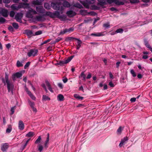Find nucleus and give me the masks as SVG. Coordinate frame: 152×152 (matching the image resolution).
<instances>
[{
	"label": "nucleus",
	"mask_w": 152,
	"mask_h": 152,
	"mask_svg": "<svg viewBox=\"0 0 152 152\" xmlns=\"http://www.w3.org/2000/svg\"><path fill=\"white\" fill-rule=\"evenodd\" d=\"M43 147L41 145H39L38 147V150L40 151L41 152L43 150Z\"/></svg>",
	"instance_id": "nucleus-55"
},
{
	"label": "nucleus",
	"mask_w": 152,
	"mask_h": 152,
	"mask_svg": "<svg viewBox=\"0 0 152 152\" xmlns=\"http://www.w3.org/2000/svg\"><path fill=\"white\" fill-rule=\"evenodd\" d=\"M145 46L148 48L150 50L151 52L152 53V48L151 46H150L149 44L148 43L145 45Z\"/></svg>",
	"instance_id": "nucleus-44"
},
{
	"label": "nucleus",
	"mask_w": 152,
	"mask_h": 152,
	"mask_svg": "<svg viewBox=\"0 0 152 152\" xmlns=\"http://www.w3.org/2000/svg\"><path fill=\"white\" fill-rule=\"evenodd\" d=\"M42 100L45 101L50 100V98L46 95H43L42 96Z\"/></svg>",
	"instance_id": "nucleus-31"
},
{
	"label": "nucleus",
	"mask_w": 152,
	"mask_h": 152,
	"mask_svg": "<svg viewBox=\"0 0 152 152\" xmlns=\"http://www.w3.org/2000/svg\"><path fill=\"white\" fill-rule=\"evenodd\" d=\"M95 0H86V1L80 0V2L86 8H88L89 7V5L93 4Z\"/></svg>",
	"instance_id": "nucleus-3"
},
{
	"label": "nucleus",
	"mask_w": 152,
	"mask_h": 152,
	"mask_svg": "<svg viewBox=\"0 0 152 152\" xmlns=\"http://www.w3.org/2000/svg\"><path fill=\"white\" fill-rule=\"evenodd\" d=\"M123 130V129L121 127V126L119 127L117 130V133L119 134H120L121 131Z\"/></svg>",
	"instance_id": "nucleus-42"
},
{
	"label": "nucleus",
	"mask_w": 152,
	"mask_h": 152,
	"mask_svg": "<svg viewBox=\"0 0 152 152\" xmlns=\"http://www.w3.org/2000/svg\"><path fill=\"white\" fill-rule=\"evenodd\" d=\"M50 140L49 134V133L47 134V137L46 140L45 141L44 143L45 147L47 148L48 147V145L49 143V141Z\"/></svg>",
	"instance_id": "nucleus-18"
},
{
	"label": "nucleus",
	"mask_w": 152,
	"mask_h": 152,
	"mask_svg": "<svg viewBox=\"0 0 152 152\" xmlns=\"http://www.w3.org/2000/svg\"><path fill=\"white\" fill-rule=\"evenodd\" d=\"M136 100V98L134 97L132 98H131L130 99V101L132 102H134Z\"/></svg>",
	"instance_id": "nucleus-64"
},
{
	"label": "nucleus",
	"mask_w": 152,
	"mask_h": 152,
	"mask_svg": "<svg viewBox=\"0 0 152 152\" xmlns=\"http://www.w3.org/2000/svg\"><path fill=\"white\" fill-rule=\"evenodd\" d=\"M0 13L2 16L7 17L8 15V11L5 9H2L0 11Z\"/></svg>",
	"instance_id": "nucleus-14"
},
{
	"label": "nucleus",
	"mask_w": 152,
	"mask_h": 152,
	"mask_svg": "<svg viewBox=\"0 0 152 152\" xmlns=\"http://www.w3.org/2000/svg\"><path fill=\"white\" fill-rule=\"evenodd\" d=\"M30 64V62H27L25 65L24 66V68L26 69L27 67H28L29 65Z\"/></svg>",
	"instance_id": "nucleus-56"
},
{
	"label": "nucleus",
	"mask_w": 152,
	"mask_h": 152,
	"mask_svg": "<svg viewBox=\"0 0 152 152\" xmlns=\"http://www.w3.org/2000/svg\"><path fill=\"white\" fill-rule=\"evenodd\" d=\"M24 128V123L22 121H20L18 123V128L20 130H23Z\"/></svg>",
	"instance_id": "nucleus-15"
},
{
	"label": "nucleus",
	"mask_w": 152,
	"mask_h": 152,
	"mask_svg": "<svg viewBox=\"0 0 152 152\" xmlns=\"http://www.w3.org/2000/svg\"><path fill=\"white\" fill-rule=\"evenodd\" d=\"M8 30L10 31L13 32L14 31V29L12 26H10L8 27Z\"/></svg>",
	"instance_id": "nucleus-52"
},
{
	"label": "nucleus",
	"mask_w": 152,
	"mask_h": 152,
	"mask_svg": "<svg viewBox=\"0 0 152 152\" xmlns=\"http://www.w3.org/2000/svg\"><path fill=\"white\" fill-rule=\"evenodd\" d=\"M62 4L64 7L66 8H69L71 6L70 4L66 1H64Z\"/></svg>",
	"instance_id": "nucleus-19"
},
{
	"label": "nucleus",
	"mask_w": 152,
	"mask_h": 152,
	"mask_svg": "<svg viewBox=\"0 0 152 152\" xmlns=\"http://www.w3.org/2000/svg\"><path fill=\"white\" fill-rule=\"evenodd\" d=\"M91 35L100 37L103 35L102 33H93L91 34Z\"/></svg>",
	"instance_id": "nucleus-34"
},
{
	"label": "nucleus",
	"mask_w": 152,
	"mask_h": 152,
	"mask_svg": "<svg viewBox=\"0 0 152 152\" xmlns=\"http://www.w3.org/2000/svg\"><path fill=\"white\" fill-rule=\"evenodd\" d=\"M46 84L49 90L51 92H53V91L51 88V87L48 81H46Z\"/></svg>",
	"instance_id": "nucleus-23"
},
{
	"label": "nucleus",
	"mask_w": 152,
	"mask_h": 152,
	"mask_svg": "<svg viewBox=\"0 0 152 152\" xmlns=\"http://www.w3.org/2000/svg\"><path fill=\"white\" fill-rule=\"evenodd\" d=\"M124 31V30L122 28H119L117 29L116 31L115 32V33H122Z\"/></svg>",
	"instance_id": "nucleus-39"
},
{
	"label": "nucleus",
	"mask_w": 152,
	"mask_h": 152,
	"mask_svg": "<svg viewBox=\"0 0 152 152\" xmlns=\"http://www.w3.org/2000/svg\"><path fill=\"white\" fill-rule=\"evenodd\" d=\"M64 97L63 95L59 94L57 96V99L58 101H62L64 100Z\"/></svg>",
	"instance_id": "nucleus-24"
},
{
	"label": "nucleus",
	"mask_w": 152,
	"mask_h": 152,
	"mask_svg": "<svg viewBox=\"0 0 152 152\" xmlns=\"http://www.w3.org/2000/svg\"><path fill=\"white\" fill-rule=\"evenodd\" d=\"M103 26L105 27L106 28H108L110 27L109 23H104L103 25Z\"/></svg>",
	"instance_id": "nucleus-41"
},
{
	"label": "nucleus",
	"mask_w": 152,
	"mask_h": 152,
	"mask_svg": "<svg viewBox=\"0 0 152 152\" xmlns=\"http://www.w3.org/2000/svg\"><path fill=\"white\" fill-rule=\"evenodd\" d=\"M67 33V32L66 31V29H63V30L61 31L59 33L58 35H63L64 34Z\"/></svg>",
	"instance_id": "nucleus-38"
},
{
	"label": "nucleus",
	"mask_w": 152,
	"mask_h": 152,
	"mask_svg": "<svg viewBox=\"0 0 152 152\" xmlns=\"http://www.w3.org/2000/svg\"><path fill=\"white\" fill-rule=\"evenodd\" d=\"M44 15L49 16L52 18H57L62 20H65L66 18V15H60L59 12L57 11H55L53 12L50 11H46L45 14Z\"/></svg>",
	"instance_id": "nucleus-1"
},
{
	"label": "nucleus",
	"mask_w": 152,
	"mask_h": 152,
	"mask_svg": "<svg viewBox=\"0 0 152 152\" xmlns=\"http://www.w3.org/2000/svg\"><path fill=\"white\" fill-rule=\"evenodd\" d=\"M17 66L18 67H20L23 66L22 63L20 62L19 61H18L17 62Z\"/></svg>",
	"instance_id": "nucleus-40"
},
{
	"label": "nucleus",
	"mask_w": 152,
	"mask_h": 152,
	"mask_svg": "<svg viewBox=\"0 0 152 152\" xmlns=\"http://www.w3.org/2000/svg\"><path fill=\"white\" fill-rule=\"evenodd\" d=\"M80 12L82 15H85L86 13V11L84 10H80Z\"/></svg>",
	"instance_id": "nucleus-45"
},
{
	"label": "nucleus",
	"mask_w": 152,
	"mask_h": 152,
	"mask_svg": "<svg viewBox=\"0 0 152 152\" xmlns=\"http://www.w3.org/2000/svg\"><path fill=\"white\" fill-rule=\"evenodd\" d=\"M58 86L61 89L63 88V86L62 83H58Z\"/></svg>",
	"instance_id": "nucleus-59"
},
{
	"label": "nucleus",
	"mask_w": 152,
	"mask_h": 152,
	"mask_svg": "<svg viewBox=\"0 0 152 152\" xmlns=\"http://www.w3.org/2000/svg\"><path fill=\"white\" fill-rule=\"evenodd\" d=\"M15 15V13L14 11H11L10 13V16L11 17H14Z\"/></svg>",
	"instance_id": "nucleus-48"
},
{
	"label": "nucleus",
	"mask_w": 152,
	"mask_h": 152,
	"mask_svg": "<svg viewBox=\"0 0 152 152\" xmlns=\"http://www.w3.org/2000/svg\"><path fill=\"white\" fill-rule=\"evenodd\" d=\"M3 2L5 3L8 4L10 2V0H4Z\"/></svg>",
	"instance_id": "nucleus-63"
},
{
	"label": "nucleus",
	"mask_w": 152,
	"mask_h": 152,
	"mask_svg": "<svg viewBox=\"0 0 152 152\" xmlns=\"http://www.w3.org/2000/svg\"><path fill=\"white\" fill-rule=\"evenodd\" d=\"M25 91L30 97L33 100H36V97L31 93L27 88H26Z\"/></svg>",
	"instance_id": "nucleus-13"
},
{
	"label": "nucleus",
	"mask_w": 152,
	"mask_h": 152,
	"mask_svg": "<svg viewBox=\"0 0 152 152\" xmlns=\"http://www.w3.org/2000/svg\"><path fill=\"white\" fill-rule=\"evenodd\" d=\"M74 96L75 98L78 100H82L83 99V97L80 96L78 94H75L74 95Z\"/></svg>",
	"instance_id": "nucleus-26"
},
{
	"label": "nucleus",
	"mask_w": 152,
	"mask_h": 152,
	"mask_svg": "<svg viewBox=\"0 0 152 152\" xmlns=\"http://www.w3.org/2000/svg\"><path fill=\"white\" fill-rule=\"evenodd\" d=\"M34 135V133L33 132H29L26 135V136L28 137H32Z\"/></svg>",
	"instance_id": "nucleus-30"
},
{
	"label": "nucleus",
	"mask_w": 152,
	"mask_h": 152,
	"mask_svg": "<svg viewBox=\"0 0 152 152\" xmlns=\"http://www.w3.org/2000/svg\"><path fill=\"white\" fill-rule=\"evenodd\" d=\"M12 130V128L11 126L10 125H9L8 126L7 128L6 129V132L7 133H9L11 132Z\"/></svg>",
	"instance_id": "nucleus-35"
},
{
	"label": "nucleus",
	"mask_w": 152,
	"mask_h": 152,
	"mask_svg": "<svg viewBox=\"0 0 152 152\" xmlns=\"http://www.w3.org/2000/svg\"><path fill=\"white\" fill-rule=\"evenodd\" d=\"M38 50L37 49H31L27 53V55L28 57H34L37 55Z\"/></svg>",
	"instance_id": "nucleus-4"
},
{
	"label": "nucleus",
	"mask_w": 152,
	"mask_h": 152,
	"mask_svg": "<svg viewBox=\"0 0 152 152\" xmlns=\"http://www.w3.org/2000/svg\"><path fill=\"white\" fill-rule=\"evenodd\" d=\"M15 107H12V108H11V115H12L14 113L15 111Z\"/></svg>",
	"instance_id": "nucleus-53"
},
{
	"label": "nucleus",
	"mask_w": 152,
	"mask_h": 152,
	"mask_svg": "<svg viewBox=\"0 0 152 152\" xmlns=\"http://www.w3.org/2000/svg\"><path fill=\"white\" fill-rule=\"evenodd\" d=\"M92 7L94 10H98L99 9V7H98L95 5L93 6Z\"/></svg>",
	"instance_id": "nucleus-61"
},
{
	"label": "nucleus",
	"mask_w": 152,
	"mask_h": 152,
	"mask_svg": "<svg viewBox=\"0 0 152 152\" xmlns=\"http://www.w3.org/2000/svg\"><path fill=\"white\" fill-rule=\"evenodd\" d=\"M129 140L128 137H125L123 139H121V142H120L119 146L121 147L122 146L126 144Z\"/></svg>",
	"instance_id": "nucleus-11"
},
{
	"label": "nucleus",
	"mask_w": 152,
	"mask_h": 152,
	"mask_svg": "<svg viewBox=\"0 0 152 152\" xmlns=\"http://www.w3.org/2000/svg\"><path fill=\"white\" fill-rule=\"evenodd\" d=\"M74 56H72L71 57H69L66 60V62L67 63H69V62L73 58Z\"/></svg>",
	"instance_id": "nucleus-47"
},
{
	"label": "nucleus",
	"mask_w": 152,
	"mask_h": 152,
	"mask_svg": "<svg viewBox=\"0 0 152 152\" xmlns=\"http://www.w3.org/2000/svg\"><path fill=\"white\" fill-rule=\"evenodd\" d=\"M107 4H111L114 3L115 4L118 5H123L124 3L123 1H119L118 0H106Z\"/></svg>",
	"instance_id": "nucleus-6"
},
{
	"label": "nucleus",
	"mask_w": 152,
	"mask_h": 152,
	"mask_svg": "<svg viewBox=\"0 0 152 152\" xmlns=\"http://www.w3.org/2000/svg\"><path fill=\"white\" fill-rule=\"evenodd\" d=\"M99 2V4L100 6H103L107 4V3L105 0H97Z\"/></svg>",
	"instance_id": "nucleus-21"
},
{
	"label": "nucleus",
	"mask_w": 152,
	"mask_h": 152,
	"mask_svg": "<svg viewBox=\"0 0 152 152\" xmlns=\"http://www.w3.org/2000/svg\"><path fill=\"white\" fill-rule=\"evenodd\" d=\"M26 16L29 18H32L33 17V15L29 12H27L26 14Z\"/></svg>",
	"instance_id": "nucleus-32"
},
{
	"label": "nucleus",
	"mask_w": 152,
	"mask_h": 152,
	"mask_svg": "<svg viewBox=\"0 0 152 152\" xmlns=\"http://www.w3.org/2000/svg\"><path fill=\"white\" fill-rule=\"evenodd\" d=\"M61 38L60 37H58L57 39H56L54 41V43H55L56 42H58L61 39Z\"/></svg>",
	"instance_id": "nucleus-50"
},
{
	"label": "nucleus",
	"mask_w": 152,
	"mask_h": 152,
	"mask_svg": "<svg viewBox=\"0 0 152 152\" xmlns=\"http://www.w3.org/2000/svg\"><path fill=\"white\" fill-rule=\"evenodd\" d=\"M9 145L7 143H4L1 147V150L3 152L5 151L8 148Z\"/></svg>",
	"instance_id": "nucleus-16"
},
{
	"label": "nucleus",
	"mask_w": 152,
	"mask_h": 152,
	"mask_svg": "<svg viewBox=\"0 0 152 152\" xmlns=\"http://www.w3.org/2000/svg\"><path fill=\"white\" fill-rule=\"evenodd\" d=\"M12 25L13 27L15 29H17L19 27L18 24L16 23H13L12 24Z\"/></svg>",
	"instance_id": "nucleus-36"
},
{
	"label": "nucleus",
	"mask_w": 152,
	"mask_h": 152,
	"mask_svg": "<svg viewBox=\"0 0 152 152\" xmlns=\"http://www.w3.org/2000/svg\"><path fill=\"white\" fill-rule=\"evenodd\" d=\"M35 19L37 21H44L45 20V18L42 15L37 16Z\"/></svg>",
	"instance_id": "nucleus-17"
},
{
	"label": "nucleus",
	"mask_w": 152,
	"mask_h": 152,
	"mask_svg": "<svg viewBox=\"0 0 152 152\" xmlns=\"http://www.w3.org/2000/svg\"><path fill=\"white\" fill-rule=\"evenodd\" d=\"M130 72L133 77H135L136 76V74L133 69L131 70Z\"/></svg>",
	"instance_id": "nucleus-46"
},
{
	"label": "nucleus",
	"mask_w": 152,
	"mask_h": 152,
	"mask_svg": "<svg viewBox=\"0 0 152 152\" xmlns=\"http://www.w3.org/2000/svg\"><path fill=\"white\" fill-rule=\"evenodd\" d=\"M51 40V39H48L46 40L44 42L42 43V45L45 44L47 43L48 42H49Z\"/></svg>",
	"instance_id": "nucleus-57"
},
{
	"label": "nucleus",
	"mask_w": 152,
	"mask_h": 152,
	"mask_svg": "<svg viewBox=\"0 0 152 152\" xmlns=\"http://www.w3.org/2000/svg\"><path fill=\"white\" fill-rule=\"evenodd\" d=\"M11 8L13 10H18L19 9L18 7V5L17 6L16 4H13L11 6Z\"/></svg>",
	"instance_id": "nucleus-28"
},
{
	"label": "nucleus",
	"mask_w": 152,
	"mask_h": 152,
	"mask_svg": "<svg viewBox=\"0 0 152 152\" xmlns=\"http://www.w3.org/2000/svg\"><path fill=\"white\" fill-rule=\"evenodd\" d=\"M22 75L21 72H18L15 73L12 75V78L13 80L15 81L16 80V78H19Z\"/></svg>",
	"instance_id": "nucleus-10"
},
{
	"label": "nucleus",
	"mask_w": 152,
	"mask_h": 152,
	"mask_svg": "<svg viewBox=\"0 0 152 152\" xmlns=\"http://www.w3.org/2000/svg\"><path fill=\"white\" fill-rule=\"evenodd\" d=\"M61 4V2H52L50 5L51 7L53 9L56 10H60Z\"/></svg>",
	"instance_id": "nucleus-5"
},
{
	"label": "nucleus",
	"mask_w": 152,
	"mask_h": 152,
	"mask_svg": "<svg viewBox=\"0 0 152 152\" xmlns=\"http://www.w3.org/2000/svg\"><path fill=\"white\" fill-rule=\"evenodd\" d=\"M73 7L79 9H81L83 8V6L80 4L78 2H77L75 3L73 5Z\"/></svg>",
	"instance_id": "nucleus-22"
},
{
	"label": "nucleus",
	"mask_w": 152,
	"mask_h": 152,
	"mask_svg": "<svg viewBox=\"0 0 152 152\" xmlns=\"http://www.w3.org/2000/svg\"><path fill=\"white\" fill-rule=\"evenodd\" d=\"M108 85L111 87H114V85L113 83L111 80L109 82Z\"/></svg>",
	"instance_id": "nucleus-51"
},
{
	"label": "nucleus",
	"mask_w": 152,
	"mask_h": 152,
	"mask_svg": "<svg viewBox=\"0 0 152 152\" xmlns=\"http://www.w3.org/2000/svg\"><path fill=\"white\" fill-rule=\"evenodd\" d=\"M28 103L31 108L34 107V102H32L30 101H29Z\"/></svg>",
	"instance_id": "nucleus-49"
},
{
	"label": "nucleus",
	"mask_w": 152,
	"mask_h": 152,
	"mask_svg": "<svg viewBox=\"0 0 152 152\" xmlns=\"http://www.w3.org/2000/svg\"><path fill=\"white\" fill-rule=\"evenodd\" d=\"M41 140V137L40 136H39L38 138L35 141V144H38L40 142Z\"/></svg>",
	"instance_id": "nucleus-37"
},
{
	"label": "nucleus",
	"mask_w": 152,
	"mask_h": 152,
	"mask_svg": "<svg viewBox=\"0 0 152 152\" xmlns=\"http://www.w3.org/2000/svg\"><path fill=\"white\" fill-rule=\"evenodd\" d=\"M5 21V19L3 18L0 17V22L1 23H4Z\"/></svg>",
	"instance_id": "nucleus-54"
},
{
	"label": "nucleus",
	"mask_w": 152,
	"mask_h": 152,
	"mask_svg": "<svg viewBox=\"0 0 152 152\" xmlns=\"http://www.w3.org/2000/svg\"><path fill=\"white\" fill-rule=\"evenodd\" d=\"M43 1V0H36V1H34L32 4L37 5H40Z\"/></svg>",
	"instance_id": "nucleus-20"
},
{
	"label": "nucleus",
	"mask_w": 152,
	"mask_h": 152,
	"mask_svg": "<svg viewBox=\"0 0 152 152\" xmlns=\"http://www.w3.org/2000/svg\"><path fill=\"white\" fill-rule=\"evenodd\" d=\"M62 80L64 83H66L67 82L68 79L66 77H65Z\"/></svg>",
	"instance_id": "nucleus-60"
},
{
	"label": "nucleus",
	"mask_w": 152,
	"mask_h": 152,
	"mask_svg": "<svg viewBox=\"0 0 152 152\" xmlns=\"http://www.w3.org/2000/svg\"><path fill=\"white\" fill-rule=\"evenodd\" d=\"M44 7L47 10H50L51 8V6L49 3H45L44 4Z\"/></svg>",
	"instance_id": "nucleus-27"
},
{
	"label": "nucleus",
	"mask_w": 152,
	"mask_h": 152,
	"mask_svg": "<svg viewBox=\"0 0 152 152\" xmlns=\"http://www.w3.org/2000/svg\"><path fill=\"white\" fill-rule=\"evenodd\" d=\"M18 7L19 9L20 8H29V4L28 3H20L18 5Z\"/></svg>",
	"instance_id": "nucleus-9"
},
{
	"label": "nucleus",
	"mask_w": 152,
	"mask_h": 152,
	"mask_svg": "<svg viewBox=\"0 0 152 152\" xmlns=\"http://www.w3.org/2000/svg\"><path fill=\"white\" fill-rule=\"evenodd\" d=\"M137 77L139 79H141L142 77V75L140 74H138L137 75Z\"/></svg>",
	"instance_id": "nucleus-62"
},
{
	"label": "nucleus",
	"mask_w": 152,
	"mask_h": 152,
	"mask_svg": "<svg viewBox=\"0 0 152 152\" xmlns=\"http://www.w3.org/2000/svg\"><path fill=\"white\" fill-rule=\"evenodd\" d=\"M75 39L76 40H77V46H81L82 43L80 39L76 38H75Z\"/></svg>",
	"instance_id": "nucleus-33"
},
{
	"label": "nucleus",
	"mask_w": 152,
	"mask_h": 152,
	"mask_svg": "<svg viewBox=\"0 0 152 152\" xmlns=\"http://www.w3.org/2000/svg\"><path fill=\"white\" fill-rule=\"evenodd\" d=\"M23 17V14L21 12L17 13L15 15V19L16 20L20 23H22V18Z\"/></svg>",
	"instance_id": "nucleus-8"
},
{
	"label": "nucleus",
	"mask_w": 152,
	"mask_h": 152,
	"mask_svg": "<svg viewBox=\"0 0 152 152\" xmlns=\"http://www.w3.org/2000/svg\"><path fill=\"white\" fill-rule=\"evenodd\" d=\"M66 14L69 17H73L76 15V13L72 10H69L67 11Z\"/></svg>",
	"instance_id": "nucleus-12"
},
{
	"label": "nucleus",
	"mask_w": 152,
	"mask_h": 152,
	"mask_svg": "<svg viewBox=\"0 0 152 152\" xmlns=\"http://www.w3.org/2000/svg\"><path fill=\"white\" fill-rule=\"evenodd\" d=\"M9 75L5 73L4 79H2L3 82L5 85L7 84V87L8 92H11L12 95L13 94L14 86L13 83L11 82L9 79Z\"/></svg>",
	"instance_id": "nucleus-2"
},
{
	"label": "nucleus",
	"mask_w": 152,
	"mask_h": 152,
	"mask_svg": "<svg viewBox=\"0 0 152 152\" xmlns=\"http://www.w3.org/2000/svg\"><path fill=\"white\" fill-rule=\"evenodd\" d=\"M36 10L38 13L44 14H45L46 12H45V10L43 8L42 6H37L36 7ZM43 16H45L44 15Z\"/></svg>",
	"instance_id": "nucleus-7"
},
{
	"label": "nucleus",
	"mask_w": 152,
	"mask_h": 152,
	"mask_svg": "<svg viewBox=\"0 0 152 152\" xmlns=\"http://www.w3.org/2000/svg\"><path fill=\"white\" fill-rule=\"evenodd\" d=\"M67 33H70L73 31H74V28L73 27H71L69 29L66 28Z\"/></svg>",
	"instance_id": "nucleus-43"
},
{
	"label": "nucleus",
	"mask_w": 152,
	"mask_h": 152,
	"mask_svg": "<svg viewBox=\"0 0 152 152\" xmlns=\"http://www.w3.org/2000/svg\"><path fill=\"white\" fill-rule=\"evenodd\" d=\"M67 63L66 62V60L64 61H60L59 62H58L57 63V64L58 65H59L60 66L63 65L64 64H66Z\"/></svg>",
	"instance_id": "nucleus-29"
},
{
	"label": "nucleus",
	"mask_w": 152,
	"mask_h": 152,
	"mask_svg": "<svg viewBox=\"0 0 152 152\" xmlns=\"http://www.w3.org/2000/svg\"><path fill=\"white\" fill-rule=\"evenodd\" d=\"M79 78H83L82 80H85L86 78V76L84 72H81L80 75L79 76Z\"/></svg>",
	"instance_id": "nucleus-25"
},
{
	"label": "nucleus",
	"mask_w": 152,
	"mask_h": 152,
	"mask_svg": "<svg viewBox=\"0 0 152 152\" xmlns=\"http://www.w3.org/2000/svg\"><path fill=\"white\" fill-rule=\"evenodd\" d=\"M42 32L41 31H39L36 32L35 35H39L41 34H42Z\"/></svg>",
	"instance_id": "nucleus-58"
}]
</instances>
